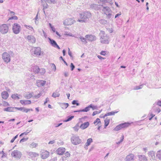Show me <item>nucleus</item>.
Segmentation results:
<instances>
[{
  "instance_id": "f257e3e1",
  "label": "nucleus",
  "mask_w": 161,
  "mask_h": 161,
  "mask_svg": "<svg viewBox=\"0 0 161 161\" xmlns=\"http://www.w3.org/2000/svg\"><path fill=\"white\" fill-rule=\"evenodd\" d=\"M99 36L100 37V41L102 43L106 44H109L110 41L109 37L104 31H101L99 33Z\"/></svg>"
},
{
  "instance_id": "f03ea898",
  "label": "nucleus",
  "mask_w": 161,
  "mask_h": 161,
  "mask_svg": "<svg viewBox=\"0 0 161 161\" xmlns=\"http://www.w3.org/2000/svg\"><path fill=\"white\" fill-rule=\"evenodd\" d=\"M91 16V14L88 12H85L80 14V19L78 21L80 22H86L89 20V18Z\"/></svg>"
},
{
  "instance_id": "7ed1b4c3",
  "label": "nucleus",
  "mask_w": 161,
  "mask_h": 161,
  "mask_svg": "<svg viewBox=\"0 0 161 161\" xmlns=\"http://www.w3.org/2000/svg\"><path fill=\"white\" fill-rule=\"evenodd\" d=\"M13 55L12 52H4L2 54V58L4 62L7 64L10 62L11 56Z\"/></svg>"
},
{
  "instance_id": "20e7f679",
  "label": "nucleus",
  "mask_w": 161,
  "mask_h": 161,
  "mask_svg": "<svg viewBox=\"0 0 161 161\" xmlns=\"http://www.w3.org/2000/svg\"><path fill=\"white\" fill-rule=\"evenodd\" d=\"M71 141L72 143L75 145L79 144L82 142L81 139L76 135L73 136L71 137Z\"/></svg>"
},
{
  "instance_id": "39448f33",
  "label": "nucleus",
  "mask_w": 161,
  "mask_h": 161,
  "mask_svg": "<svg viewBox=\"0 0 161 161\" xmlns=\"http://www.w3.org/2000/svg\"><path fill=\"white\" fill-rule=\"evenodd\" d=\"M102 10L104 14L107 16V17L108 19L111 17L112 14L111 13L112 12V11L109 7L108 6L103 7Z\"/></svg>"
},
{
  "instance_id": "423d86ee",
  "label": "nucleus",
  "mask_w": 161,
  "mask_h": 161,
  "mask_svg": "<svg viewBox=\"0 0 161 161\" xmlns=\"http://www.w3.org/2000/svg\"><path fill=\"white\" fill-rule=\"evenodd\" d=\"M8 31V27L7 25L3 24L0 26V32L2 34L7 33Z\"/></svg>"
},
{
  "instance_id": "0eeeda50",
  "label": "nucleus",
  "mask_w": 161,
  "mask_h": 161,
  "mask_svg": "<svg viewBox=\"0 0 161 161\" xmlns=\"http://www.w3.org/2000/svg\"><path fill=\"white\" fill-rule=\"evenodd\" d=\"M12 30L14 34H19L20 31V26L17 23H14L13 26Z\"/></svg>"
},
{
  "instance_id": "6e6552de",
  "label": "nucleus",
  "mask_w": 161,
  "mask_h": 161,
  "mask_svg": "<svg viewBox=\"0 0 161 161\" xmlns=\"http://www.w3.org/2000/svg\"><path fill=\"white\" fill-rule=\"evenodd\" d=\"M21 153L18 150H15L12 152L11 154V156L17 159H20L22 156Z\"/></svg>"
},
{
  "instance_id": "1a4fd4ad",
  "label": "nucleus",
  "mask_w": 161,
  "mask_h": 161,
  "mask_svg": "<svg viewBox=\"0 0 161 161\" xmlns=\"http://www.w3.org/2000/svg\"><path fill=\"white\" fill-rule=\"evenodd\" d=\"M49 152L47 150H42L40 154L41 158L43 159H46L49 156Z\"/></svg>"
},
{
  "instance_id": "9d476101",
  "label": "nucleus",
  "mask_w": 161,
  "mask_h": 161,
  "mask_svg": "<svg viewBox=\"0 0 161 161\" xmlns=\"http://www.w3.org/2000/svg\"><path fill=\"white\" fill-rule=\"evenodd\" d=\"M32 50L34 52L35 55L37 56H40L41 55V49L40 47H34L32 49Z\"/></svg>"
},
{
  "instance_id": "9b49d317",
  "label": "nucleus",
  "mask_w": 161,
  "mask_h": 161,
  "mask_svg": "<svg viewBox=\"0 0 161 161\" xmlns=\"http://www.w3.org/2000/svg\"><path fill=\"white\" fill-rule=\"evenodd\" d=\"M74 20L71 18H68L63 21V24L64 25H71L74 23Z\"/></svg>"
},
{
  "instance_id": "f8f14e48",
  "label": "nucleus",
  "mask_w": 161,
  "mask_h": 161,
  "mask_svg": "<svg viewBox=\"0 0 161 161\" xmlns=\"http://www.w3.org/2000/svg\"><path fill=\"white\" fill-rule=\"evenodd\" d=\"M48 40H49V43L53 47H55L57 48L58 49H60V47L57 44L55 41L50 38L48 37Z\"/></svg>"
},
{
  "instance_id": "ddd939ff",
  "label": "nucleus",
  "mask_w": 161,
  "mask_h": 161,
  "mask_svg": "<svg viewBox=\"0 0 161 161\" xmlns=\"http://www.w3.org/2000/svg\"><path fill=\"white\" fill-rule=\"evenodd\" d=\"M46 83L45 80H39L36 81V85L38 87L44 86Z\"/></svg>"
},
{
  "instance_id": "4468645a",
  "label": "nucleus",
  "mask_w": 161,
  "mask_h": 161,
  "mask_svg": "<svg viewBox=\"0 0 161 161\" xmlns=\"http://www.w3.org/2000/svg\"><path fill=\"white\" fill-rule=\"evenodd\" d=\"M28 154L33 160H35V158L39 156V154L36 152H30L28 153Z\"/></svg>"
},
{
  "instance_id": "2eb2a0df",
  "label": "nucleus",
  "mask_w": 161,
  "mask_h": 161,
  "mask_svg": "<svg viewBox=\"0 0 161 161\" xmlns=\"http://www.w3.org/2000/svg\"><path fill=\"white\" fill-rule=\"evenodd\" d=\"M85 37L88 40L90 41H94L96 40V37L94 35H86Z\"/></svg>"
},
{
  "instance_id": "dca6fc26",
  "label": "nucleus",
  "mask_w": 161,
  "mask_h": 161,
  "mask_svg": "<svg viewBox=\"0 0 161 161\" xmlns=\"http://www.w3.org/2000/svg\"><path fill=\"white\" fill-rule=\"evenodd\" d=\"M27 39L29 42H31L32 43H35L36 42V39L35 37L31 35H28L27 36Z\"/></svg>"
},
{
  "instance_id": "f3484780",
  "label": "nucleus",
  "mask_w": 161,
  "mask_h": 161,
  "mask_svg": "<svg viewBox=\"0 0 161 161\" xmlns=\"http://www.w3.org/2000/svg\"><path fill=\"white\" fill-rule=\"evenodd\" d=\"M90 108H91L90 105L89 106H88L86 107L85 108H84L83 109L75 111L74 112H87L90 110Z\"/></svg>"
},
{
  "instance_id": "a211bd4d",
  "label": "nucleus",
  "mask_w": 161,
  "mask_h": 161,
  "mask_svg": "<svg viewBox=\"0 0 161 161\" xmlns=\"http://www.w3.org/2000/svg\"><path fill=\"white\" fill-rule=\"evenodd\" d=\"M65 149L64 147H60L58 148L56 151L57 153L59 155H62L65 151Z\"/></svg>"
},
{
  "instance_id": "6ab92c4d",
  "label": "nucleus",
  "mask_w": 161,
  "mask_h": 161,
  "mask_svg": "<svg viewBox=\"0 0 161 161\" xmlns=\"http://www.w3.org/2000/svg\"><path fill=\"white\" fill-rule=\"evenodd\" d=\"M99 7L100 5L96 4H92L90 5V8H91L97 10L99 9L100 8Z\"/></svg>"
},
{
  "instance_id": "aec40b11",
  "label": "nucleus",
  "mask_w": 161,
  "mask_h": 161,
  "mask_svg": "<svg viewBox=\"0 0 161 161\" xmlns=\"http://www.w3.org/2000/svg\"><path fill=\"white\" fill-rule=\"evenodd\" d=\"M138 157L139 161H147V158L144 155H139Z\"/></svg>"
},
{
  "instance_id": "412c9836",
  "label": "nucleus",
  "mask_w": 161,
  "mask_h": 161,
  "mask_svg": "<svg viewBox=\"0 0 161 161\" xmlns=\"http://www.w3.org/2000/svg\"><path fill=\"white\" fill-rule=\"evenodd\" d=\"M134 155L133 154H130L126 157V161H132L134 159Z\"/></svg>"
},
{
  "instance_id": "4be33fe9",
  "label": "nucleus",
  "mask_w": 161,
  "mask_h": 161,
  "mask_svg": "<svg viewBox=\"0 0 161 161\" xmlns=\"http://www.w3.org/2000/svg\"><path fill=\"white\" fill-rule=\"evenodd\" d=\"M2 97L4 99H7L9 96V94L6 91H3L1 93Z\"/></svg>"
},
{
  "instance_id": "5701e85b",
  "label": "nucleus",
  "mask_w": 161,
  "mask_h": 161,
  "mask_svg": "<svg viewBox=\"0 0 161 161\" xmlns=\"http://www.w3.org/2000/svg\"><path fill=\"white\" fill-rule=\"evenodd\" d=\"M89 123L88 122H85L81 124L80 126V128L82 129H84L87 128L89 125Z\"/></svg>"
},
{
  "instance_id": "b1692460",
  "label": "nucleus",
  "mask_w": 161,
  "mask_h": 161,
  "mask_svg": "<svg viewBox=\"0 0 161 161\" xmlns=\"http://www.w3.org/2000/svg\"><path fill=\"white\" fill-rule=\"evenodd\" d=\"M32 68L33 69L34 72L35 74H39V67L35 64L32 65Z\"/></svg>"
},
{
  "instance_id": "393cba45",
  "label": "nucleus",
  "mask_w": 161,
  "mask_h": 161,
  "mask_svg": "<svg viewBox=\"0 0 161 161\" xmlns=\"http://www.w3.org/2000/svg\"><path fill=\"white\" fill-rule=\"evenodd\" d=\"M14 107H8L3 109V111L7 112H14Z\"/></svg>"
},
{
  "instance_id": "a878e982",
  "label": "nucleus",
  "mask_w": 161,
  "mask_h": 161,
  "mask_svg": "<svg viewBox=\"0 0 161 161\" xmlns=\"http://www.w3.org/2000/svg\"><path fill=\"white\" fill-rule=\"evenodd\" d=\"M118 111H112L106 114L103 117L104 118L105 117H106L108 116L112 115H114L115 114L117 113L118 112Z\"/></svg>"
},
{
  "instance_id": "bb28decb",
  "label": "nucleus",
  "mask_w": 161,
  "mask_h": 161,
  "mask_svg": "<svg viewBox=\"0 0 161 161\" xmlns=\"http://www.w3.org/2000/svg\"><path fill=\"white\" fill-rule=\"evenodd\" d=\"M56 0H41V2L43 3V2H47L49 3L55 4L56 3Z\"/></svg>"
},
{
  "instance_id": "cd10ccee",
  "label": "nucleus",
  "mask_w": 161,
  "mask_h": 161,
  "mask_svg": "<svg viewBox=\"0 0 161 161\" xmlns=\"http://www.w3.org/2000/svg\"><path fill=\"white\" fill-rule=\"evenodd\" d=\"M60 106L62 108L65 109L68 106L69 104L67 103H61Z\"/></svg>"
},
{
  "instance_id": "c85d7f7f",
  "label": "nucleus",
  "mask_w": 161,
  "mask_h": 161,
  "mask_svg": "<svg viewBox=\"0 0 161 161\" xmlns=\"http://www.w3.org/2000/svg\"><path fill=\"white\" fill-rule=\"evenodd\" d=\"M24 96L25 98L29 99L32 97V93L28 92L25 94H24Z\"/></svg>"
},
{
  "instance_id": "c756f323",
  "label": "nucleus",
  "mask_w": 161,
  "mask_h": 161,
  "mask_svg": "<svg viewBox=\"0 0 161 161\" xmlns=\"http://www.w3.org/2000/svg\"><path fill=\"white\" fill-rule=\"evenodd\" d=\"M19 96H21L20 95H18V94H12V95L11 97L14 99H18L20 98Z\"/></svg>"
},
{
  "instance_id": "7c9ffc66",
  "label": "nucleus",
  "mask_w": 161,
  "mask_h": 161,
  "mask_svg": "<svg viewBox=\"0 0 161 161\" xmlns=\"http://www.w3.org/2000/svg\"><path fill=\"white\" fill-rule=\"evenodd\" d=\"M92 142V139L91 138H89L87 140V142L85 143V146L88 147L90 145L91 143Z\"/></svg>"
},
{
  "instance_id": "2f4dec72",
  "label": "nucleus",
  "mask_w": 161,
  "mask_h": 161,
  "mask_svg": "<svg viewBox=\"0 0 161 161\" xmlns=\"http://www.w3.org/2000/svg\"><path fill=\"white\" fill-rule=\"evenodd\" d=\"M130 124L129 123H125L120 124L122 128H126L128 127Z\"/></svg>"
},
{
  "instance_id": "473e14b6",
  "label": "nucleus",
  "mask_w": 161,
  "mask_h": 161,
  "mask_svg": "<svg viewBox=\"0 0 161 161\" xmlns=\"http://www.w3.org/2000/svg\"><path fill=\"white\" fill-rule=\"evenodd\" d=\"M148 154L149 157L152 158H154L155 157V153L153 151H150L149 152H148Z\"/></svg>"
},
{
  "instance_id": "72a5a7b5",
  "label": "nucleus",
  "mask_w": 161,
  "mask_h": 161,
  "mask_svg": "<svg viewBox=\"0 0 161 161\" xmlns=\"http://www.w3.org/2000/svg\"><path fill=\"white\" fill-rule=\"evenodd\" d=\"M74 116L70 115L68 116L67 117V119L64 121L66 122L72 120V119H73L74 118Z\"/></svg>"
},
{
  "instance_id": "f704fd0d",
  "label": "nucleus",
  "mask_w": 161,
  "mask_h": 161,
  "mask_svg": "<svg viewBox=\"0 0 161 161\" xmlns=\"http://www.w3.org/2000/svg\"><path fill=\"white\" fill-rule=\"evenodd\" d=\"M39 73H40V74L41 75H43L45 73V70L44 69L41 68L39 69Z\"/></svg>"
},
{
  "instance_id": "c9c22d12",
  "label": "nucleus",
  "mask_w": 161,
  "mask_h": 161,
  "mask_svg": "<svg viewBox=\"0 0 161 161\" xmlns=\"http://www.w3.org/2000/svg\"><path fill=\"white\" fill-rule=\"evenodd\" d=\"M70 155V154L68 152H66L63 157V160H64L66 158L69 157Z\"/></svg>"
},
{
  "instance_id": "e433bc0d",
  "label": "nucleus",
  "mask_w": 161,
  "mask_h": 161,
  "mask_svg": "<svg viewBox=\"0 0 161 161\" xmlns=\"http://www.w3.org/2000/svg\"><path fill=\"white\" fill-rule=\"evenodd\" d=\"M109 120L108 119H106L104 120V128H106L107 127L109 123Z\"/></svg>"
},
{
  "instance_id": "4c0bfd02",
  "label": "nucleus",
  "mask_w": 161,
  "mask_h": 161,
  "mask_svg": "<svg viewBox=\"0 0 161 161\" xmlns=\"http://www.w3.org/2000/svg\"><path fill=\"white\" fill-rule=\"evenodd\" d=\"M122 128L120 124L117 126L114 129V130L115 131H118L121 130Z\"/></svg>"
},
{
  "instance_id": "58836bf2",
  "label": "nucleus",
  "mask_w": 161,
  "mask_h": 161,
  "mask_svg": "<svg viewBox=\"0 0 161 161\" xmlns=\"http://www.w3.org/2000/svg\"><path fill=\"white\" fill-rule=\"evenodd\" d=\"M37 145V143L33 142L30 145V147L31 148H33L34 147H36Z\"/></svg>"
},
{
  "instance_id": "ea45409f",
  "label": "nucleus",
  "mask_w": 161,
  "mask_h": 161,
  "mask_svg": "<svg viewBox=\"0 0 161 161\" xmlns=\"http://www.w3.org/2000/svg\"><path fill=\"white\" fill-rule=\"evenodd\" d=\"M157 156L159 159H161V150L157 152Z\"/></svg>"
},
{
  "instance_id": "a19ab883",
  "label": "nucleus",
  "mask_w": 161,
  "mask_h": 161,
  "mask_svg": "<svg viewBox=\"0 0 161 161\" xmlns=\"http://www.w3.org/2000/svg\"><path fill=\"white\" fill-rule=\"evenodd\" d=\"M80 39L81 40V41L82 42L84 43L85 44L87 43V42L86 41V38H84L83 37H80Z\"/></svg>"
},
{
  "instance_id": "79ce46f5",
  "label": "nucleus",
  "mask_w": 161,
  "mask_h": 161,
  "mask_svg": "<svg viewBox=\"0 0 161 161\" xmlns=\"http://www.w3.org/2000/svg\"><path fill=\"white\" fill-rule=\"evenodd\" d=\"M46 2H43V3L42 2V5L43 7V9L47 8L48 5L47 4Z\"/></svg>"
},
{
  "instance_id": "37998d69",
  "label": "nucleus",
  "mask_w": 161,
  "mask_h": 161,
  "mask_svg": "<svg viewBox=\"0 0 161 161\" xmlns=\"http://www.w3.org/2000/svg\"><path fill=\"white\" fill-rule=\"evenodd\" d=\"M143 86V85H141L139 86H136L134 88V89L135 90H137L141 89L142 88Z\"/></svg>"
},
{
  "instance_id": "c03bdc74",
  "label": "nucleus",
  "mask_w": 161,
  "mask_h": 161,
  "mask_svg": "<svg viewBox=\"0 0 161 161\" xmlns=\"http://www.w3.org/2000/svg\"><path fill=\"white\" fill-rule=\"evenodd\" d=\"M91 108H92L93 110H94L95 109H98V107L97 106H95L92 104H90Z\"/></svg>"
},
{
  "instance_id": "a18cd8bd",
  "label": "nucleus",
  "mask_w": 161,
  "mask_h": 161,
  "mask_svg": "<svg viewBox=\"0 0 161 161\" xmlns=\"http://www.w3.org/2000/svg\"><path fill=\"white\" fill-rule=\"evenodd\" d=\"M94 124L97 125V124L101 123L100 119L99 118H97L96 120L94 122Z\"/></svg>"
},
{
  "instance_id": "49530a36",
  "label": "nucleus",
  "mask_w": 161,
  "mask_h": 161,
  "mask_svg": "<svg viewBox=\"0 0 161 161\" xmlns=\"http://www.w3.org/2000/svg\"><path fill=\"white\" fill-rule=\"evenodd\" d=\"M60 94L58 92L53 93L52 95V96L54 98H56V97H58L59 96Z\"/></svg>"
},
{
  "instance_id": "de8ad7c7",
  "label": "nucleus",
  "mask_w": 161,
  "mask_h": 161,
  "mask_svg": "<svg viewBox=\"0 0 161 161\" xmlns=\"http://www.w3.org/2000/svg\"><path fill=\"white\" fill-rule=\"evenodd\" d=\"M78 101L76 100H74L72 102V103L73 105H76V106H79L80 104L78 103Z\"/></svg>"
},
{
  "instance_id": "09e8293b",
  "label": "nucleus",
  "mask_w": 161,
  "mask_h": 161,
  "mask_svg": "<svg viewBox=\"0 0 161 161\" xmlns=\"http://www.w3.org/2000/svg\"><path fill=\"white\" fill-rule=\"evenodd\" d=\"M30 111H32L33 109L32 108H24L23 110V112L27 113Z\"/></svg>"
},
{
  "instance_id": "8fccbe9b",
  "label": "nucleus",
  "mask_w": 161,
  "mask_h": 161,
  "mask_svg": "<svg viewBox=\"0 0 161 161\" xmlns=\"http://www.w3.org/2000/svg\"><path fill=\"white\" fill-rule=\"evenodd\" d=\"M102 111V110H101L99 111H94V112H93V113H92V115L93 116H94L97 114H99Z\"/></svg>"
},
{
  "instance_id": "3c124183",
  "label": "nucleus",
  "mask_w": 161,
  "mask_h": 161,
  "mask_svg": "<svg viewBox=\"0 0 161 161\" xmlns=\"http://www.w3.org/2000/svg\"><path fill=\"white\" fill-rule=\"evenodd\" d=\"M99 22L100 23L102 24H105L107 23V21L106 20L103 19H101L100 20H99Z\"/></svg>"
},
{
  "instance_id": "603ef678",
  "label": "nucleus",
  "mask_w": 161,
  "mask_h": 161,
  "mask_svg": "<svg viewBox=\"0 0 161 161\" xmlns=\"http://www.w3.org/2000/svg\"><path fill=\"white\" fill-rule=\"evenodd\" d=\"M123 139H124V136L122 135V136L121 137V139L120 140L119 142H116V144H120V143L121 142L123 141Z\"/></svg>"
},
{
  "instance_id": "864d4df0",
  "label": "nucleus",
  "mask_w": 161,
  "mask_h": 161,
  "mask_svg": "<svg viewBox=\"0 0 161 161\" xmlns=\"http://www.w3.org/2000/svg\"><path fill=\"white\" fill-rule=\"evenodd\" d=\"M42 95V93H39L38 94L34 96V97L36 99L38 98Z\"/></svg>"
},
{
  "instance_id": "5fc2aeb1",
  "label": "nucleus",
  "mask_w": 161,
  "mask_h": 161,
  "mask_svg": "<svg viewBox=\"0 0 161 161\" xmlns=\"http://www.w3.org/2000/svg\"><path fill=\"white\" fill-rule=\"evenodd\" d=\"M24 108H25L24 107L18 108V107H14L15 109H18V110L22 111H23V110Z\"/></svg>"
},
{
  "instance_id": "6e6d98bb",
  "label": "nucleus",
  "mask_w": 161,
  "mask_h": 161,
  "mask_svg": "<svg viewBox=\"0 0 161 161\" xmlns=\"http://www.w3.org/2000/svg\"><path fill=\"white\" fill-rule=\"evenodd\" d=\"M14 19V20H17L18 19V17L17 16H12L9 18V20Z\"/></svg>"
},
{
  "instance_id": "4d7b16f0",
  "label": "nucleus",
  "mask_w": 161,
  "mask_h": 161,
  "mask_svg": "<svg viewBox=\"0 0 161 161\" xmlns=\"http://www.w3.org/2000/svg\"><path fill=\"white\" fill-rule=\"evenodd\" d=\"M28 139V138H23L20 141V142L21 143L26 141Z\"/></svg>"
},
{
  "instance_id": "13d9d810",
  "label": "nucleus",
  "mask_w": 161,
  "mask_h": 161,
  "mask_svg": "<svg viewBox=\"0 0 161 161\" xmlns=\"http://www.w3.org/2000/svg\"><path fill=\"white\" fill-rule=\"evenodd\" d=\"M25 104H31V102L30 100H25Z\"/></svg>"
},
{
  "instance_id": "bf43d9fd",
  "label": "nucleus",
  "mask_w": 161,
  "mask_h": 161,
  "mask_svg": "<svg viewBox=\"0 0 161 161\" xmlns=\"http://www.w3.org/2000/svg\"><path fill=\"white\" fill-rule=\"evenodd\" d=\"M87 118V116H85L84 117L81 118L79 119L80 121V122H82V120L84 119H85Z\"/></svg>"
},
{
  "instance_id": "052dcab7",
  "label": "nucleus",
  "mask_w": 161,
  "mask_h": 161,
  "mask_svg": "<svg viewBox=\"0 0 161 161\" xmlns=\"http://www.w3.org/2000/svg\"><path fill=\"white\" fill-rule=\"evenodd\" d=\"M1 153H3V155L2 156H1V158H3L4 157H6V154L4 153V152L3 151H2V152H0V154Z\"/></svg>"
},
{
  "instance_id": "680f3d73",
  "label": "nucleus",
  "mask_w": 161,
  "mask_h": 161,
  "mask_svg": "<svg viewBox=\"0 0 161 161\" xmlns=\"http://www.w3.org/2000/svg\"><path fill=\"white\" fill-rule=\"evenodd\" d=\"M70 67L71 68V70H73L75 68V66L72 63H71Z\"/></svg>"
},
{
  "instance_id": "e2e57ef3",
  "label": "nucleus",
  "mask_w": 161,
  "mask_h": 161,
  "mask_svg": "<svg viewBox=\"0 0 161 161\" xmlns=\"http://www.w3.org/2000/svg\"><path fill=\"white\" fill-rule=\"evenodd\" d=\"M32 130V129L31 128H29L25 132L27 135L28 133H29L30 131H31Z\"/></svg>"
},
{
  "instance_id": "0e129e2a",
  "label": "nucleus",
  "mask_w": 161,
  "mask_h": 161,
  "mask_svg": "<svg viewBox=\"0 0 161 161\" xmlns=\"http://www.w3.org/2000/svg\"><path fill=\"white\" fill-rule=\"evenodd\" d=\"M68 53V54L69 55L70 57L72 58L73 57L72 54V53L70 51L69 48Z\"/></svg>"
},
{
  "instance_id": "69168bd1",
  "label": "nucleus",
  "mask_w": 161,
  "mask_h": 161,
  "mask_svg": "<svg viewBox=\"0 0 161 161\" xmlns=\"http://www.w3.org/2000/svg\"><path fill=\"white\" fill-rule=\"evenodd\" d=\"M20 103L22 104H25V100H20Z\"/></svg>"
},
{
  "instance_id": "338daca9",
  "label": "nucleus",
  "mask_w": 161,
  "mask_h": 161,
  "mask_svg": "<svg viewBox=\"0 0 161 161\" xmlns=\"http://www.w3.org/2000/svg\"><path fill=\"white\" fill-rule=\"evenodd\" d=\"M57 160V158L56 157H54L53 158L51 159L50 161H56Z\"/></svg>"
},
{
  "instance_id": "774afa93",
  "label": "nucleus",
  "mask_w": 161,
  "mask_h": 161,
  "mask_svg": "<svg viewBox=\"0 0 161 161\" xmlns=\"http://www.w3.org/2000/svg\"><path fill=\"white\" fill-rule=\"evenodd\" d=\"M157 104L160 106H161V101L159 100L158 101Z\"/></svg>"
}]
</instances>
